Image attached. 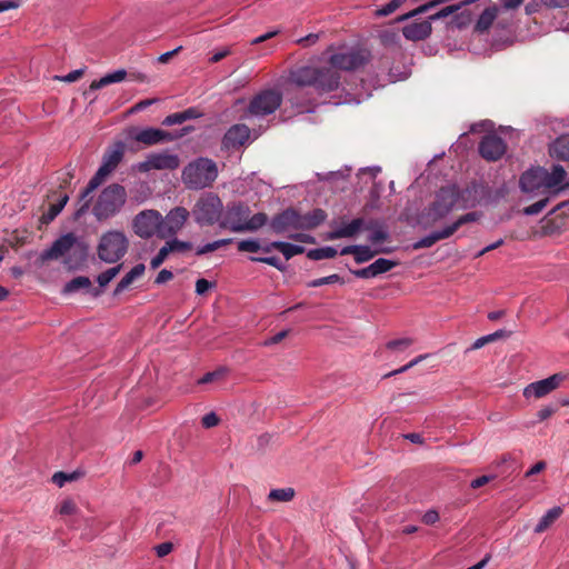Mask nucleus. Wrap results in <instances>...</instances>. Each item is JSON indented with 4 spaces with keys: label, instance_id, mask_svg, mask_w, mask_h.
<instances>
[{
    "label": "nucleus",
    "instance_id": "1",
    "mask_svg": "<svg viewBox=\"0 0 569 569\" xmlns=\"http://www.w3.org/2000/svg\"><path fill=\"white\" fill-rule=\"evenodd\" d=\"M326 56H328V66L297 68L290 72L289 81L298 87L312 86L319 92H330L339 86V70H355L369 60V52L367 50L347 47L329 48Z\"/></svg>",
    "mask_w": 569,
    "mask_h": 569
},
{
    "label": "nucleus",
    "instance_id": "2",
    "mask_svg": "<svg viewBox=\"0 0 569 569\" xmlns=\"http://www.w3.org/2000/svg\"><path fill=\"white\" fill-rule=\"evenodd\" d=\"M268 221L266 213L259 212L251 216L250 208L244 203L228 206L220 227L233 232H253L263 227Z\"/></svg>",
    "mask_w": 569,
    "mask_h": 569
},
{
    "label": "nucleus",
    "instance_id": "3",
    "mask_svg": "<svg viewBox=\"0 0 569 569\" xmlns=\"http://www.w3.org/2000/svg\"><path fill=\"white\" fill-rule=\"evenodd\" d=\"M218 177V167L209 158H198L188 163L181 174L182 182L188 189L200 190L210 187Z\"/></svg>",
    "mask_w": 569,
    "mask_h": 569
},
{
    "label": "nucleus",
    "instance_id": "4",
    "mask_svg": "<svg viewBox=\"0 0 569 569\" xmlns=\"http://www.w3.org/2000/svg\"><path fill=\"white\" fill-rule=\"evenodd\" d=\"M126 201L127 191L124 187L111 183L100 192L92 212L98 220H106L119 213Z\"/></svg>",
    "mask_w": 569,
    "mask_h": 569
},
{
    "label": "nucleus",
    "instance_id": "5",
    "mask_svg": "<svg viewBox=\"0 0 569 569\" xmlns=\"http://www.w3.org/2000/svg\"><path fill=\"white\" fill-rule=\"evenodd\" d=\"M123 157V144L118 143L113 149L106 152L102 159V163L94 173V176L90 179L87 188L81 193V200L83 204L80 211H83L89 208L90 200L87 198L99 187L101 186L106 179L116 170L118 164L121 162Z\"/></svg>",
    "mask_w": 569,
    "mask_h": 569
},
{
    "label": "nucleus",
    "instance_id": "6",
    "mask_svg": "<svg viewBox=\"0 0 569 569\" xmlns=\"http://www.w3.org/2000/svg\"><path fill=\"white\" fill-rule=\"evenodd\" d=\"M458 190L455 186L440 189L435 202L421 214L420 223L431 227L448 216L457 206Z\"/></svg>",
    "mask_w": 569,
    "mask_h": 569
},
{
    "label": "nucleus",
    "instance_id": "7",
    "mask_svg": "<svg viewBox=\"0 0 569 569\" xmlns=\"http://www.w3.org/2000/svg\"><path fill=\"white\" fill-rule=\"evenodd\" d=\"M128 248L129 240L122 231L109 230L100 237L97 254L104 263H116L126 256Z\"/></svg>",
    "mask_w": 569,
    "mask_h": 569
},
{
    "label": "nucleus",
    "instance_id": "8",
    "mask_svg": "<svg viewBox=\"0 0 569 569\" xmlns=\"http://www.w3.org/2000/svg\"><path fill=\"white\" fill-rule=\"evenodd\" d=\"M223 204L213 192H207L199 197L192 208V216L199 226H212L222 216Z\"/></svg>",
    "mask_w": 569,
    "mask_h": 569
},
{
    "label": "nucleus",
    "instance_id": "9",
    "mask_svg": "<svg viewBox=\"0 0 569 569\" xmlns=\"http://www.w3.org/2000/svg\"><path fill=\"white\" fill-rule=\"evenodd\" d=\"M282 102V94L277 90H263L250 101L244 118H260L273 113Z\"/></svg>",
    "mask_w": 569,
    "mask_h": 569
},
{
    "label": "nucleus",
    "instance_id": "10",
    "mask_svg": "<svg viewBox=\"0 0 569 569\" xmlns=\"http://www.w3.org/2000/svg\"><path fill=\"white\" fill-rule=\"evenodd\" d=\"M162 214L153 209L139 212L132 220V230L141 239L160 238Z\"/></svg>",
    "mask_w": 569,
    "mask_h": 569
},
{
    "label": "nucleus",
    "instance_id": "11",
    "mask_svg": "<svg viewBox=\"0 0 569 569\" xmlns=\"http://www.w3.org/2000/svg\"><path fill=\"white\" fill-rule=\"evenodd\" d=\"M567 379V375L562 372L555 373L546 379H541L529 383L523 388L522 395L526 399H540L556 389Z\"/></svg>",
    "mask_w": 569,
    "mask_h": 569
},
{
    "label": "nucleus",
    "instance_id": "12",
    "mask_svg": "<svg viewBox=\"0 0 569 569\" xmlns=\"http://www.w3.org/2000/svg\"><path fill=\"white\" fill-rule=\"evenodd\" d=\"M180 166V159L177 154L171 152H153L147 159L139 162L136 168L140 172H148L151 170H174Z\"/></svg>",
    "mask_w": 569,
    "mask_h": 569
},
{
    "label": "nucleus",
    "instance_id": "13",
    "mask_svg": "<svg viewBox=\"0 0 569 569\" xmlns=\"http://www.w3.org/2000/svg\"><path fill=\"white\" fill-rule=\"evenodd\" d=\"M190 212L183 207L171 209L164 217L162 216L160 238H169L176 236L188 221Z\"/></svg>",
    "mask_w": 569,
    "mask_h": 569
},
{
    "label": "nucleus",
    "instance_id": "14",
    "mask_svg": "<svg viewBox=\"0 0 569 569\" xmlns=\"http://www.w3.org/2000/svg\"><path fill=\"white\" fill-rule=\"evenodd\" d=\"M183 136V133H180L178 136H174L168 131L158 129V128H143L140 130H136L132 134V139L139 143H142L144 146H156L164 142H171L174 139Z\"/></svg>",
    "mask_w": 569,
    "mask_h": 569
},
{
    "label": "nucleus",
    "instance_id": "15",
    "mask_svg": "<svg viewBox=\"0 0 569 569\" xmlns=\"http://www.w3.org/2000/svg\"><path fill=\"white\" fill-rule=\"evenodd\" d=\"M566 177L567 172L560 164L553 166L551 171L545 169V174L542 176L545 192L558 193L569 188V181H566Z\"/></svg>",
    "mask_w": 569,
    "mask_h": 569
},
{
    "label": "nucleus",
    "instance_id": "16",
    "mask_svg": "<svg viewBox=\"0 0 569 569\" xmlns=\"http://www.w3.org/2000/svg\"><path fill=\"white\" fill-rule=\"evenodd\" d=\"M300 224H302L300 222V214L293 209L284 210L271 221V228L276 233H286L290 230L302 229Z\"/></svg>",
    "mask_w": 569,
    "mask_h": 569
},
{
    "label": "nucleus",
    "instance_id": "17",
    "mask_svg": "<svg viewBox=\"0 0 569 569\" xmlns=\"http://www.w3.org/2000/svg\"><path fill=\"white\" fill-rule=\"evenodd\" d=\"M76 243L77 237L73 233L63 234L41 253V259L43 261L59 259L69 252Z\"/></svg>",
    "mask_w": 569,
    "mask_h": 569
},
{
    "label": "nucleus",
    "instance_id": "18",
    "mask_svg": "<svg viewBox=\"0 0 569 569\" xmlns=\"http://www.w3.org/2000/svg\"><path fill=\"white\" fill-rule=\"evenodd\" d=\"M545 168L538 167L527 170L520 178V188L526 193H542Z\"/></svg>",
    "mask_w": 569,
    "mask_h": 569
},
{
    "label": "nucleus",
    "instance_id": "19",
    "mask_svg": "<svg viewBox=\"0 0 569 569\" xmlns=\"http://www.w3.org/2000/svg\"><path fill=\"white\" fill-rule=\"evenodd\" d=\"M250 129L246 124H233L224 133L222 146L226 149H236L250 140Z\"/></svg>",
    "mask_w": 569,
    "mask_h": 569
},
{
    "label": "nucleus",
    "instance_id": "20",
    "mask_svg": "<svg viewBox=\"0 0 569 569\" xmlns=\"http://www.w3.org/2000/svg\"><path fill=\"white\" fill-rule=\"evenodd\" d=\"M432 24L428 19H416L402 28V34L407 40L420 41L431 34Z\"/></svg>",
    "mask_w": 569,
    "mask_h": 569
},
{
    "label": "nucleus",
    "instance_id": "21",
    "mask_svg": "<svg viewBox=\"0 0 569 569\" xmlns=\"http://www.w3.org/2000/svg\"><path fill=\"white\" fill-rule=\"evenodd\" d=\"M479 151L487 160H498L506 152L505 142L497 136H487L480 143Z\"/></svg>",
    "mask_w": 569,
    "mask_h": 569
},
{
    "label": "nucleus",
    "instance_id": "22",
    "mask_svg": "<svg viewBox=\"0 0 569 569\" xmlns=\"http://www.w3.org/2000/svg\"><path fill=\"white\" fill-rule=\"evenodd\" d=\"M273 249L280 251L287 260L291 259L295 256L301 254L305 251V248L302 246L284 241L270 242L262 248V251L271 252Z\"/></svg>",
    "mask_w": 569,
    "mask_h": 569
},
{
    "label": "nucleus",
    "instance_id": "23",
    "mask_svg": "<svg viewBox=\"0 0 569 569\" xmlns=\"http://www.w3.org/2000/svg\"><path fill=\"white\" fill-rule=\"evenodd\" d=\"M362 224H363V220L362 219H360V218L355 219V220H352L351 222H349L347 224H342V226L336 228L333 231H331L328 234V239L335 240V239H340V238H351L356 233L359 232V230L361 229Z\"/></svg>",
    "mask_w": 569,
    "mask_h": 569
},
{
    "label": "nucleus",
    "instance_id": "24",
    "mask_svg": "<svg viewBox=\"0 0 569 569\" xmlns=\"http://www.w3.org/2000/svg\"><path fill=\"white\" fill-rule=\"evenodd\" d=\"M146 267L143 263L136 264L124 277L118 282L113 290V295L118 296L123 292L129 286L143 276Z\"/></svg>",
    "mask_w": 569,
    "mask_h": 569
},
{
    "label": "nucleus",
    "instance_id": "25",
    "mask_svg": "<svg viewBox=\"0 0 569 569\" xmlns=\"http://www.w3.org/2000/svg\"><path fill=\"white\" fill-rule=\"evenodd\" d=\"M450 237H451L450 230L446 226L445 228L432 231L428 236L421 238L420 240L415 242L412 247H413V249L430 248L436 242L443 240V239H448Z\"/></svg>",
    "mask_w": 569,
    "mask_h": 569
},
{
    "label": "nucleus",
    "instance_id": "26",
    "mask_svg": "<svg viewBox=\"0 0 569 569\" xmlns=\"http://www.w3.org/2000/svg\"><path fill=\"white\" fill-rule=\"evenodd\" d=\"M549 153L552 158L569 161V134L556 139L549 148Z\"/></svg>",
    "mask_w": 569,
    "mask_h": 569
},
{
    "label": "nucleus",
    "instance_id": "27",
    "mask_svg": "<svg viewBox=\"0 0 569 569\" xmlns=\"http://www.w3.org/2000/svg\"><path fill=\"white\" fill-rule=\"evenodd\" d=\"M127 78V71L124 69H119L113 72L107 73L99 80H94L90 84V90H98L106 86L112 84V83H119L122 82Z\"/></svg>",
    "mask_w": 569,
    "mask_h": 569
},
{
    "label": "nucleus",
    "instance_id": "28",
    "mask_svg": "<svg viewBox=\"0 0 569 569\" xmlns=\"http://www.w3.org/2000/svg\"><path fill=\"white\" fill-rule=\"evenodd\" d=\"M563 510L561 507L556 506L551 509H549L539 520V522L536 525L533 531L536 533H541L546 531L561 515Z\"/></svg>",
    "mask_w": 569,
    "mask_h": 569
},
{
    "label": "nucleus",
    "instance_id": "29",
    "mask_svg": "<svg viewBox=\"0 0 569 569\" xmlns=\"http://www.w3.org/2000/svg\"><path fill=\"white\" fill-rule=\"evenodd\" d=\"M498 13L499 8L497 6H491L485 9L480 14L479 19L477 20L476 30L479 32L487 31L498 17Z\"/></svg>",
    "mask_w": 569,
    "mask_h": 569
},
{
    "label": "nucleus",
    "instance_id": "30",
    "mask_svg": "<svg viewBox=\"0 0 569 569\" xmlns=\"http://www.w3.org/2000/svg\"><path fill=\"white\" fill-rule=\"evenodd\" d=\"M86 471L82 468H78L72 472L58 471L53 473L51 481L59 488H62L67 482L77 481L86 476Z\"/></svg>",
    "mask_w": 569,
    "mask_h": 569
},
{
    "label": "nucleus",
    "instance_id": "31",
    "mask_svg": "<svg viewBox=\"0 0 569 569\" xmlns=\"http://www.w3.org/2000/svg\"><path fill=\"white\" fill-rule=\"evenodd\" d=\"M326 219V213L321 209H316L310 213L307 214H300V224L302 229L309 230L313 229L317 226H319L321 222H323Z\"/></svg>",
    "mask_w": 569,
    "mask_h": 569
},
{
    "label": "nucleus",
    "instance_id": "32",
    "mask_svg": "<svg viewBox=\"0 0 569 569\" xmlns=\"http://www.w3.org/2000/svg\"><path fill=\"white\" fill-rule=\"evenodd\" d=\"M121 268H122V264H117L112 268L107 269L106 271L101 272L100 274H98L97 282L101 289L94 290L92 292V295L99 296L101 293L102 289L106 288L119 274Z\"/></svg>",
    "mask_w": 569,
    "mask_h": 569
},
{
    "label": "nucleus",
    "instance_id": "33",
    "mask_svg": "<svg viewBox=\"0 0 569 569\" xmlns=\"http://www.w3.org/2000/svg\"><path fill=\"white\" fill-rule=\"evenodd\" d=\"M295 495L296 491L291 487L272 489L268 495V499L270 501L289 502L295 498Z\"/></svg>",
    "mask_w": 569,
    "mask_h": 569
},
{
    "label": "nucleus",
    "instance_id": "34",
    "mask_svg": "<svg viewBox=\"0 0 569 569\" xmlns=\"http://www.w3.org/2000/svg\"><path fill=\"white\" fill-rule=\"evenodd\" d=\"M91 287V280L88 277L79 276L69 281L64 288L63 293H73L80 289H89Z\"/></svg>",
    "mask_w": 569,
    "mask_h": 569
},
{
    "label": "nucleus",
    "instance_id": "35",
    "mask_svg": "<svg viewBox=\"0 0 569 569\" xmlns=\"http://www.w3.org/2000/svg\"><path fill=\"white\" fill-rule=\"evenodd\" d=\"M380 252H387V250L382 249V248L377 249V250H371L370 247H368V246H358L357 252L355 256V260L358 263H362V262L369 261L370 259H372L376 254H378Z\"/></svg>",
    "mask_w": 569,
    "mask_h": 569
},
{
    "label": "nucleus",
    "instance_id": "36",
    "mask_svg": "<svg viewBox=\"0 0 569 569\" xmlns=\"http://www.w3.org/2000/svg\"><path fill=\"white\" fill-rule=\"evenodd\" d=\"M279 438L274 433L264 432L261 433L257 439V448L260 451L273 448L278 445Z\"/></svg>",
    "mask_w": 569,
    "mask_h": 569
},
{
    "label": "nucleus",
    "instance_id": "37",
    "mask_svg": "<svg viewBox=\"0 0 569 569\" xmlns=\"http://www.w3.org/2000/svg\"><path fill=\"white\" fill-rule=\"evenodd\" d=\"M69 197L64 194L58 203H53L50 206L49 210L42 216V220L44 222L52 221L67 204Z\"/></svg>",
    "mask_w": 569,
    "mask_h": 569
},
{
    "label": "nucleus",
    "instance_id": "38",
    "mask_svg": "<svg viewBox=\"0 0 569 569\" xmlns=\"http://www.w3.org/2000/svg\"><path fill=\"white\" fill-rule=\"evenodd\" d=\"M479 219V214L476 212H469L459 217L455 222L448 224L451 236L463 224L475 222Z\"/></svg>",
    "mask_w": 569,
    "mask_h": 569
},
{
    "label": "nucleus",
    "instance_id": "39",
    "mask_svg": "<svg viewBox=\"0 0 569 569\" xmlns=\"http://www.w3.org/2000/svg\"><path fill=\"white\" fill-rule=\"evenodd\" d=\"M337 250L332 247H323L313 249L308 252V257L312 260L330 259L336 257Z\"/></svg>",
    "mask_w": 569,
    "mask_h": 569
},
{
    "label": "nucleus",
    "instance_id": "40",
    "mask_svg": "<svg viewBox=\"0 0 569 569\" xmlns=\"http://www.w3.org/2000/svg\"><path fill=\"white\" fill-rule=\"evenodd\" d=\"M413 343V339L410 337H403L399 339H393L387 342V349L399 352L409 348Z\"/></svg>",
    "mask_w": 569,
    "mask_h": 569
},
{
    "label": "nucleus",
    "instance_id": "41",
    "mask_svg": "<svg viewBox=\"0 0 569 569\" xmlns=\"http://www.w3.org/2000/svg\"><path fill=\"white\" fill-rule=\"evenodd\" d=\"M371 266L373 268L376 276H379L391 270L393 267L397 266V262L389 259L379 258L375 262H372Z\"/></svg>",
    "mask_w": 569,
    "mask_h": 569
},
{
    "label": "nucleus",
    "instance_id": "42",
    "mask_svg": "<svg viewBox=\"0 0 569 569\" xmlns=\"http://www.w3.org/2000/svg\"><path fill=\"white\" fill-rule=\"evenodd\" d=\"M231 242V239H220V240H216L213 242H210V243H207L204 246H201L197 249L196 253L198 256H202V254H206L208 252H212L214 250H218L227 244H229Z\"/></svg>",
    "mask_w": 569,
    "mask_h": 569
},
{
    "label": "nucleus",
    "instance_id": "43",
    "mask_svg": "<svg viewBox=\"0 0 569 569\" xmlns=\"http://www.w3.org/2000/svg\"><path fill=\"white\" fill-rule=\"evenodd\" d=\"M263 247L264 246H261L260 241L256 240V239H247V240H241L238 242V249H239V251H242V252L262 251Z\"/></svg>",
    "mask_w": 569,
    "mask_h": 569
},
{
    "label": "nucleus",
    "instance_id": "44",
    "mask_svg": "<svg viewBox=\"0 0 569 569\" xmlns=\"http://www.w3.org/2000/svg\"><path fill=\"white\" fill-rule=\"evenodd\" d=\"M168 249L170 252H186L192 248L191 242L189 241H181L177 238H173L166 242Z\"/></svg>",
    "mask_w": 569,
    "mask_h": 569
},
{
    "label": "nucleus",
    "instance_id": "45",
    "mask_svg": "<svg viewBox=\"0 0 569 569\" xmlns=\"http://www.w3.org/2000/svg\"><path fill=\"white\" fill-rule=\"evenodd\" d=\"M471 21H472V13L469 10H463L453 17L451 23L455 27L461 29V28L467 27Z\"/></svg>",
    "mask_w": 569,
    "mask_h": 569
},
{
    "label": "nucleus",
    "instance_id": "46",
    "mask_svg": "<svg viewBox=\"0 0 569 569\" xmlns=\"http://www.w3.org/2000/svg\"><path fill=\"white\" fill-rule=\"evenodd\" d=\"M227 373H228V369L227 368H224V367L218 368L217 370H214L212 372H208L207 375H204L198 381V383L202 385V383H208V382L221 380V379H223L227 376Z\"/></svg>",
    "mask_w": 569,
    "mask_h": 569
},
{
    "label": "nucleus",
    "instance_id": "47",
    "mask_svg": "<svg viewBox=\"0 0 569 569\" xmlns=\"http://www.w3.org/2000/svg\"><path fill=\"white\" fill-rule=\"evenodd\" d=\"M399 438L419 447H423L427 442V438L421 432L402 433Z\"/></svg>",
    "mask_w": 569,
    "mask_h": 569
},
{
    "label": "nucleus",
    "instance_id": "48",
    "mask_svg": "<svg viewBox=\"0 0 569 569\" xmlns=\"http://www.w3.org/2000/svg\"><path fill=\"white\" fill-rule=\"evenodd\" d=\"M461 8L460 4H455V6H448L446 8H442L441 10H439L438 12H436L435 14L430 16L428 18V20H430V24L432 23V21H436V20H439V19H442V18H447L451 14H453L455 12H457L459 9Z\"/></svg>",
    "mask_w": 569,
    "mask_h": 569
},
{
    "label": "nucleus",
    "instance_id": "49",
    "mask_svg": "<svg viewBox=\"0 0 569 569\" xmlns=\"http://www.w3.org/2000/svg\"><path fill=\"white\" fill-rule=\"evenodd\" d=\"M170 253H171L170 250L168 249L167 244L164 243V246H162L160 248V250L158 251V253L151 259L150 267L152 269L159 268Z\"/></svg>",
    "mask_w": 569,
    "mask_h": 569
},
{
    "label": "nucleus",
    "instance_id": "50",
    "mask_svg": "<svg viewBox=\"0 0 569 569\" xmlns=\"http://www.w3.org/2000/svg\"><path fill=\"white\" fill-rule=\"evenodd\" d=\"M502 336H503V332H502V331H496V332H493V333H490V335H487V336L480 337V338H478V339L473 342V345H472L471 349H473V350L480 349V348H482L486 343L491 342V341H495L497 338L502 337Z\"/></svg>",
    "mask_w": 569,
    "mask_h": 569
},
{
    "label": "nucleus",
    "instance_id": "51",
    "mask_svg": "<svg viewBox=\"0 0 569 569\" xmlns=\"http://www.w3.org/2000/svg\"><path fill=\"white\" fill-rule=\"evenodd\" d=\"M337 282H341L342 283L341 278L338 274H330V276H327V277H322V278H318V279L312 280L309 283V286L310 287H320V286L332 284V283H337Z\"/></svg>",
    "mask_w": 569,
    "mask_h": 569
},
{
    "label": "nucleus",
    "instance_id": "52",
    "mask_svg": "<svg viewBox=\"0 0 569 569\" xmlns=\"http://www.w3.org/2000/svg\"><path fill=\"white\" fill-rule=\"evenodd\" d=\"M78 511L77 505L72 499H64L59 507V513L62 516L74 515Z\"/></svg>",
    "mask_w": 569,
    "mask_h": 569
},
{
    "label": "nucleus",
    "instance_id": "53",
    "mask_svg": "<svg viewBox=\"0 0 569 569\" xmlns=\"http://www.w3.org/2000/svg\"><path fill=\"white\" fill-rule=\"evenodd\" d=\"M250 260L254 262L267 263L269 266L277 268L278 270L284 269V266L280 262V260L277 257H251Z\"/></svg>",
    "mask_w": 569,
    "mask_h": 569
},
{
    "label": "nucleus",
    "instance_id": "54",
    "mask_svg": "<svg viewBox=\"0 0 569 569\" xmlns=\"http://www.w3.org/2000/svg\"><path fill=\"white\" fill-rule=\"evenodd\" d=\"M401 2H402V0H391L389 3H387L382 8L378 9L377 14L381 16V17L389 16L390 13H392L400 7Z\"/></svg>",
    "mask_w": 569,
    "mask_h": 569
},
{
    "label": "nucleus",
    "instance_id": "55",
    "mask_svg": "<svg viewBox=\"0 0 569 569\" xmlns=\"http://www.w3.org/2000/svg\"><path fill=\"white\" fill-rule=\"evenodd\" d=\"M83 74L82 69L73 70L66 76H56L54 79L63 82H76Z\"/></svg>",
    "mask_w": 569,
    "mask_h": 569
},
{
    "label": "nucleus",
    "instance_id": "56",
    "mask_svg": "<svg viewBox=\"0 0 569 569\" xmlns=\"http://www.w3.org/2000/svg\"><path fill=\"white\" fill-rule=\"evenodd\" d=\"M547 204V200H540V201H537L535 203H532L531 206L529 207H526L523 209V213L527 214V216H533V214H537L539 213Z\"/></svg>",
    "mask_w": 569,
    "mask_h": 569
},
{
    "label": "nucleus",
    "instance_id": "57",
    "mask_svg": "<svg viewBox=\"0 0 569 569\" xmlns=\"http://www.w3.org/2000/svg\"><path fill=\"white\" fill-rule=\"evenodd\" d=\"M173 549V543L170 541H166L162 543H159L154 547L156 553L159 558H162L167 555H169Z\"/></svg>",
    "mask_w": 569,
    "mask_h": 569
},
{
    "label": "nucleus",
    "instance_id": "58",
    "mask_svg": "<svg viewBox=\"0 0 569 569\" xmlns=\"http://www.w3.org/2000/svg\"><path fill=\"white\" fill-rule=\"evenodd\" d=\"M184 121H186V117L182 116V112H176V113L167 116L162 123L164 126H173V124H180Z\"/></svg>",
    "mask_w": 569,
    "mask_h": 569
},
{
    "label": "nucleus",
    "instance_id": "59",
    "mask_svg": "<svg viewBox=\"0 0 569 569\" xmlns=\"http://www.w3.org/2000/svg\"><path fill=\"white\" fill-rule=\"evenodd\" d=\"M213 283L208 281L207 279H198L196 282V292L199 296L204 295L208 290L213 288Z\"/></svg>",
    "mask_w": 569,
    "mask_h": 569
},
{
    "label": "nucleus",
    "instance_id": "60",
    "mask_svg": "<svg viewBox=\"0 0 569 569\" xmlns=\"http://www.w3.org/2000/svg\"><path fill=\"white\" fill-rule=\"evenodd\" d=\"M231 53V49L229 47L221 48L219 50H216L212 56L210 57L209 61L211 63H217L223 58L228 57Z\"/></svg>",
    "mask_w": 569,
    "mask_h": 569
},
{
    "label": "nucleus",
    "instance_id": "61",
    "mask_svg": "<svg viewBox=\"0 0 569 569\" xmlns=\"http://www.w3.org/2000/svg\"><path fill=\"white\" fill-rule=\"evenodd\" d=\"M439 518L440 517L438 511L435 509H430L422 516V522L425 525L431 526L439 521Z\"/></svg>",
    "mask_w": 569,
    "mask_h": 569
},
{
    "label": "nucleus",
    "instance_id": "62",
    "mask_svg": "<svg viewBox=\"0 0 569 569\" xmlns=\"http://www.w3.org/2000/svg\"><path fill=\"white\" fill-rule=\"evenodd\" d=\"M202 426L204 428H212L219 423V418L214 412H209L202 418Z\"/></svg>",
    "mask_w": 569,
    "mask_h": 569
},
{
    "label": "nucleus",
    "instance_id": "63",
    "mask_svg": "<svg viewBox=\"0 0 569 569\" xmlns=\"http://www.w3.org/2000/svg\"><path fill=\"white\" fill-rule=\"evenodd\" d=\"M353 274L356 277L362 278V279H369V278L377 277L371 264H369L366 268H362V269H359V270H355Z\"/></svg>",
    "mask_w": 569,
    "mask_h": 569
},
{
    "label": "nucleus",
    "instance_id": "64",
    "mask_svg": "<svg viewBox=\"0 0 569 569\" xmlns=\"http://www.w3.org/2000/svg\"><path fill=\"white\" fill-rule=\"evenodd\" d=\"M493 478H495L493 476H488V475H483V476L477 477L476 479H473L470 482V487L473 488V489H478V488L487 485Z\"/></svg>",
    "mask_w": 569,
    "mask_h": 569
}]
</instances>
